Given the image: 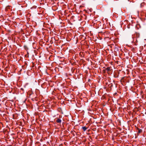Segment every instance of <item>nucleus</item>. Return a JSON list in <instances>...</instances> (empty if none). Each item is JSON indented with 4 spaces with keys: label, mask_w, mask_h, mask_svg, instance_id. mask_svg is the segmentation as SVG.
<instances>
[{
    "label": "nucleus",
    "mask_w": 146,
    "mask_h": 146,
    "mask_svg": "<svg viewBox=\"0 0 146 146\" xmlns=\"http://www.w3.org/2000/svg\"><path fill=\"white\" fill-rule=\"evenodd\" d=\"M129 42L131 43H134L135 44H136V43L137 42V40L136 38L133 35L129 37L128 39Z\"/></svg>",
    "instance_id": "obj_1"
},
{
    "label": "nucleus",
    "mask_w": 146,
    "mask_h": 146,
    "mask_svg": "<svg viewBox=\"0 0 146 146\" xmlns=\"http://www.w3.org/2000/svg\"><path fill=\"white\" fill-rule=\"evenodd\" d=\"M119 74V72L118 70H115V71H114V77L115 78H117L118 77Z\"/></svg>",
    "instance_id": "obj_2"
},
{
    "label": "nucleus",
    "mask_w": 146,
    "mask_h": 146,
    "mask_svg": "<svg viewBox=\"0 0 146 146\" xmlns=\"http://www.w3.org/2000/svg\"><path fill=\"white\" fill-rule=\"evenodd\" d=\"M104 68H105V69L103 71H104L105 72H107L108 73V72H110L112 70L111 69V68L110 66L107 68H105L104 67Z\"/></svg>",
    "instance_id": "obj_3"
},
{
    "label": "nucleus",
    "mask_w": 146,
    "mask_h": 146,
    "mask_svg": "<svg viewBox=\"0 0 146 146\" xmlns=\"http://www.w3.org/2000/svg\"><path fill=\"white\" fill-rule=\"evenodd\" d=\"M27 96H34L35 94L33 93L32 91L31 90H29L27 92Z\"/></svg>",
    "instance_id": "obj_4"
},
{
    "label": "nucleus",
    "mask_w": 146,
    "mask_h": 146,
    "mask_svg": "<svg viewBox=\"0 0 146 146\" xmlns=\"http://www.w3.org/2000/svg\"><path fill=\"white\" fill-rule=\"evenodd\" d=\"M29 98H30L32 100H34V99L35 98V100H37V99H36V97H34V96H28Z\"/></svg>",
    "instance_id": "obj_5"
},
{
    "label": "nucleus",
    "mask_w": 146,
    "mask_h": 146,
    "mask_svg": "<svg viewBox=\"0 0 146 146\" xmlns=\"http://www.w3.org/2000/svg\"><path fill=\"white\" fill-rule=\"evenodd\" d=\"M113 97L117 99V100H118L119 99V98L120 97L118 95H114Z\"/></svg>",
    "instance_id": "obj_6"
},
{
    "label": "nucleus",
    "mask_w": 146,
    "mask_h": 146,
    "mask_svg": "<svg viewBox=\"0 0 146 146\" xmlns=\"http://www.w3.org/2000/svg\"><path fill=\"white\" fill-rule=\"evenodd\" d=\"M109 87L110 88V90L112 89V87L113 86V84L112 83H110L108 85Z\"/></svg>",
    "instance_id": "obj_7"
},
{
    "label": "nucleus",
    "mask_w": 146,
    "mask_h": 146,
    "mask_svg": "<svg viewBox=\"0 0 146 146\" xmlns=\"http://www.w3.org/2000/svg\"><path fill=\"white\" fill-rule=\"evenodd\" d=\"M82 129H83L84 131H85L86 130L87 128L86 126H84V127H82Z\"/></svg>",
    "instance_id": "obj_8"
},
{
    "label": "nucleus",
    "mask_w": 146,
    "mask_h": 146,
    "mask_svg": "<svg viewBox=\"0 0 146 146\" xmlns=\"http://www.w3.org/2000/svg\"><path fill=\"white\" fill-rule=\"evenodd\" d=\"M142 131V130L141 129L138 128V130H137V132L138 133H141Z\"/></svg>",
    "instance_id": "obj_9"
},
{
    "label": "nucleus",
    "mask_w": 146,
    "mask_h": 146,
    "mask_svg": "<svg viewBox=\"0 0 146 146\" xmlns=\"http://www.w3.org/2000/svg\"><path fill=\"white\" fill-rule=\"evenodd\" d=\"M61 120L60 119H57L56 120V122L58 123H60L61 122Z\"/></svg>",
    "instance_id": "obj_10"
},
{
    "label": "nucleus",
    "mask_w": 146,
    "mask_h": 146,
    "mask_svg": "<svg viewBox=\"0 0 146 146\" xmlns=\"http://www.w3.org/2000/svg\"><path fill=\"white\" fill-rule=\"evenodd\" d=\"M24 49L27 51L29 49L27 46L26 45L24 46Z\"/></svg>",
    "instance_id": "obj_11"
},
{
    "label": "nucleus",
    "mask_w": 146,
    "mask_h": 146,
    "mask_svg": "<svg viewBox=\"0 0 146 146\" xmlns=\"http://www.w3.org/2000/svg\"><path fill=\"white\" fill-rule=\"evenodd\" d=\"M61 101V103L62 104H64V105H66V101Z\"/></svg>",
    "instance_id": "obj_12"
},
{
    "label": "nucleus",
    "mask_w": 146,
    "mask_h": 146,
    "mask_svg": "<svg viewBox=\"0 0 146 146\" xmlns=\"http://www.w3.org/2000/svg\"><path fill=\"white\" fill-rule=\"evenodd\" d=\"M131 26H132V25H131L130 23H129L127 25V28L129 29L130 28Z\"/></svg>",
    "instance_id": "obj_13"
},
{
    "label": "nucleus",
    "mask_w": 146,
    "mask_h": 146,
    "mask_svg": "<svg viewBox=\"0 0 146 146\" xmlns=\"http://www.w3.org/2000/svg\"><path fill=\"white\" fill-rule=\"evenodd\" d=\"M124 77H122L121 78V79L120 80L121 82H124Z\"/></svg>",
    "instance_id": "obj_14"
},
{
    "label": "nucleus",
    "mask_w": 146,
    "mask_h": 146,
    "mask_svg": "<svg viewBox=\"0 0 146 146\" xmlns=\"http://www.w3.org/2000/svg\"><path fill=\"white\" fill-rule=\"evenodd\" d=\"M111 0H105V1L107 2H109L111 1Z\"/></svg>",
    "instance_id": "obj_15"
},
{
    "label": "nucleus",
    "mask_w": 146,
    "mask_h": 146,
    "mask_svg": "<svg viewBox=\"0 0 146 146\" xmlns=\"http://www.w3.org/2000/svg\"><path fill=\"white\" fill-rule=\"evenodd\" d=\"M118 95L116 92H115L113 94V96Z\"/></svg>",
    "instance_id": "obj_16"
},
{
    "label": "nucleus",
    "mask_w": 146,
    "mask_h": 146,
    "mask_svg": "<svg viewBox=\"0 0 146 146\" xmlns=\"http://www.w3.org/2000/svg\"><path fill=\"white\" fill-rule=\"evenodd\" d=\"M21 90H22L23 91H24V90L23 88H21Z\"/></svg>",
    "instance_id": "obj_17"
},
{
    "label": "nucleus",
    "mask_w": 146,
    "mask_h": 146,
    "mask_svg": "<svg viewBox=\"0 0 146 146\" xmlns=\"http://www.w3.org/2000/svg\"><path fill=\"white\" fill-rule=\"evenodd\" d=\"M141 92V94H143V91H141V92Z\"/></svg>",
    "instance_id": "obj_18"
},
{
    "label": "nucleus",
    "mask_w": 146,
    "mask_h": 146,
    "mask_svg": "<svg viewBox=\"0 0 146 146\" xmlns=\"http://www.w3.org/2000/svg\"><path fill=\"white\" fill-rule=\"evenodd\" d=\"M23 101V103H25V102H26V101Z\"/></svg>",
    "instance_id": "obj_19"
},
{
    "label": "nucleus",
    "mask_w": 146,
    "mask_h": 146,
    "mask_svg": "<svg viewBox=\"0 0 146 146\" xmlns=\"http://www.w3.org/2000/svg\"><path fill=\"white\" fill-rule=\"evenodd\" d=\"M138 35V36H139V34H136V35Z\"/></svg>",
    "instance_id": "obj_20"
},
{
    "label": "nucleus",
    "mask_w": 146,
    "mask_h": 146,
    "mask_svg": "<svg viewBox=\"0 0 146 146\" xmlns=\"http://www.w3.org/2000/svg\"><path fill=\"white\" fill-rule=\"evenodd\" d=\"M135 101H133V103H134V102L135 103Z\"/></svg>",
    "instance_id": "obj_21"
},
{
    "label": "nucleus",
    "mask_w": 146,
    "mask_h": 146,
    "mask_svg": "<svg viewBox=\"0 0 146 146\" xmlns=\"http://www.w3.org/2000/svg\"><path fill=\"white\" fill-rule=\"evenodd\" d=\"M78 101L79 102H80V101H77V102H78Z\"/></svg>",
    "instance_id": "obj_22"
},
{
    "label": "nucleus",
    "mask_w": 146,
    "mask_h": 146,
    "mask_svg": "<svg viewBox=\"0 0 146 146\" xmlns=\"http://www.w3.org/2000/svg\"><path fill=\"white\" fill-rule=\"evenodd\" d=\"M33 44H35V42H34V43H33Z\"/></svg>",
    "instance_id": "obj_23"
},
{
    "label": "nucleus",
    "mask_w": 146,
    "mask_h": 146,
    "mask_svg": "<svg viewBox=\"0 0 146 146\" xmlns=\"http://www.w3.org/2000/svg\"><path fill=\"white\" fill-rule=\"evenodd\" d=\"M115 87L116 88V87H117L115 85Z\"/></svg>",
    "instance_id": "obj_24"
},
{
    "label": "nucleus",
    "mask_w": 146,
    "mask_h": 146,
    "mask_svg": "<svg viewBox=\"0 0 146 146\" xmlns=\"http://www.w3.org/2000/svg\"><path fill=\"white\" fill-rule=\"evenodd\" d=\"M27 54H29V53L28 52H27Z\"/></svg>",
    "instance_id": "obj_25"
},
{
    "label": "nucleus",
    "mask_w": 146,
    "mask_h": 146,
    "mask_svg": "<svg viewBox=\"0 0 146 146\" xmlns=\"http://www.w3.org/2000/svg\"><path fill=\"white\" fill-rule=\"evenodd\" d=\"M138 101L139 102H140V101Z\"/></svg>",
    "instance_id": "obj_26"
},
{
    "label": "nucleus",
    "mask_w": 146,
    "mask_h": 146,
    "mask_svg": "<svg viewBox=\"0 0 146 146\" xmlns=\"http://www.w3.org/2000/svg\"><path fill=\"white\" fill-rule=\"evenodd\" d=\"M12 101V102H14V101Z\"/></svg>",
    "instance_id": "obj_27"
}]
</instances>
